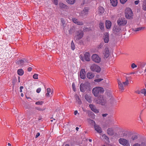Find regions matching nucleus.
<instances>
[{
	"mask_svg": "<svg viewBox=\"0 0 146 146\" xmlns=\"http://www.w3.org/2000/svg\"><path fill=\"white\" fill-rule=\"evenodd\" d=\"M80 58L81 60L84 61L86 60L87 61H89L90 60V53L88 52H86L84 54V56L82 55H80Z\"/></svg>",
	"mask_w": 146,
	"mask_h": 146,
	"instance_id": "nucleus-7",
	"label": "nucleus"
},
{
	"mask_svg": "<svg viewBox=\"0 0 146 146\" xmlns=\"http://www.w3.org/2000/svg\"><path fill=\"white\" fill-rule=\"evenodd\" d=\"M111 25V22L110 21H106V26L107 29L110 28Z\"/></svg>",
	"mask_w": 146,
	"mask_h": 146,
	"instance_id": "nucleus-19",
	"label": "nucleus"
},
{
	"mask_svg": "<svg viewBox=\"0 0 146 146\" xmlns=\"http://www.w3.org/2000/svg\"><path fill=\"white\" fill-rule=\"evenodd\" d=\"M110 3L114 7L117 6V0H110Z\"/></svg>",
	"mask_w": 146,
	"mask_h": 146,
	"instance_id": "nucleus-23",
	"label": "nucleus"
},
{
	"mask_svg": "<svg viewBox=\"0 0 146 146\" xmlns=\"http://www.w3.org/2000/svg\"><path fill=\"white\" fill-rule=\"evenodd\" d=\"M77 35L79 36H83L84 35L83 32L82 31H80L77 32Z\"/></svg>",
	"mask_w": 146,
	"mask_h": 146,
	"instance_id": "nucleus-32",
	"label": "nucleus"
},
{
	"mask_svg": "<svg viewBox=\"0 0 146 146\" xmlns=\"http://www.w3.org/2000/svg\"><path fill=\"white\" fill-rule=\"evenodd\" d=\"M104 40L105 43H108L109 40V37H105Z\"/></svg>",
	"mask_w": 146,
	"mask_h": 146,
	"instance_id": "nucleus-40",
	"label": "nucleus"
},
{
	"mask_svg": "<svg viewBox=\"0 0 146 146\" xmlns=\"http://www.w3.org/2000/svg\"><path fill=\"white\" fill-rule=\"evenodd\" d=\"M120 2L123 4L125 3L127 1V0H120Z\"/></svg>",
	"mask_w": 146,
	"mask_h": 146,
	"instance_id": "nucleus-48",
	"label": "nucleus"
},
{
	"mask_svg": "<svg viewBox=\"0 0 146 146\" xmlns=\"http://www.w3.org/2000/svg\"><path fill=\"white\" fill-rule=\"evenodd\" d=\"M36 109L37 110L41 111H43L44 110V109H42L39 107H36Z\"/></svg>",
	"mask_w": 146,
	"mask_h": 146,
	"instance_id": "nucleus-45",
	"label": "nucleus"
},
{
	"mask_svg": "<svg viewBox=\"0 0 146 146\" xmlns=\"http://www.w3.org/2000/svg\"><path fill=\"white\" fill-rule=\"evenodd\" d=\"M54 2V3L56 5H57L58 4V0H53Z\"/></svg>",
	"mask_w": 146,
	"mask_h": 146,
	"instance_id": "nucleus-53",
	"label": "nucleus"
},
{
	"mask_svg": "<svg viewBox=\"0 0 146 146\" xmlns=\"http://www.w3.org/2000/svg\"><path fill=\"white\" fill-rule=\"evenodd\" d=\"M102 137L104 139L106 140V141H107L108 142H109V139L108 137L105 134H103L102 136Z\"/></svg>",
	"mask_w": 146,
	"mask_h": 146,
	"instance_id": "nucleus-33",
	"label": "nucleus"
},
{
	"mask_svg": "<svg viewBox=\"0 0 146 146\" xmlns=\"http://www.w3.org/2000/svg\"><path fill=\"white\" fill-rule=\"evenodd\" d=\"M41 90V88H37L36 90V92L37 93H40Z\"/></svg>",
	"mask_w": 146,
	"mask_h": 146,
	"instance_id": "nucleus-52",
	"label": "nucleus"
},
{
	"mask_svg": "<svg viewBox=\"0 0 146 146\" xmlns=\"http://www.w3.org/2000/svg\"><path fill=\"white\" fill-rule=\"evenodd\" d=\"M113 30L114 32L118 33L121 30V29L119 27L113 28Z\"/></svg>",
	"mask_w": 146,
	"mask_h": 146,
	"instance_id": "nucleus-36",
	"label": "nucleus"
},
{
	"mask_svg": "<svg viewBox=\"0 0 146 146\" xmlns=\"http://www.w3.org/2000/svg\"><path fill=\"white\" fill-rule=\"evenodd\" d=\"M59 5L61 8L65 9H67L68 8V7L66 5L62 3H60Z\"/></svg>",
	"mask_w": 146,
	"mask_h": 146,
	"instance_id": "nucleus-26",
	"label": "nucleus"
},
{
	"mask_svg": "<svg viewBox=\"0 0 146 146\" xmlns=\"http://www.w3.org/2000/svg\"><path fill=\"white\" fill-rule=\"evenodd\" d=\"M88 9L87 7H85L81 12V15L84 16L88 14Z\"/></svg>",
	"mask_w": 146,
	"mask_h": 146,
	"instance_id": "nucleus-17",
	"label": "nucleus"
},
{
	"mask_svg": "<svg viewBox=\"0 0 146 146\" xmlns=\"http://www.w3.org/2000/svg\"><path fill=\"white\" fill-rule=\"evenodd\" d=\"M86 76L88 79H92L94 77V75L93 73L88 72L87 73Z\"/></svg>",
	"mask_w": 146,
	"mask_h": 146,
	"instance_id": "nucleus-18",
	"label": "nucleus"
},
{
	"mask_svg": "<svg viewBox=\"0 0 146 146\" xmlns=\"http://www.w3.org/2000/svg\"><path fill=\"white\" fill-rule=\"evenodd\" d=\"M23 88V86H21L20 87V92H22V89Z\"/></svg>",
	"mask_w": 146,
	"mask_h": 146,
	"instance_id": "nucleus-57",
	"label": "nucleus"
},
{
	"mask_svg": "<svg viewBox=\"0 0 146 146\" xmlns=\"http://www.w3.org/2000/svg\"><path fill=\"white\" fill-rule=\"evenodd\" d=\"M72 88L73 89V90L74 91H75V89H76L75 86V84H74V83H73L72 84Z\"/></svg>",
	"mask_w": 146,
	"mask_h": 146,
	"instance_id": "nucleus-49",
	"label": "nucleus"
},
{
	"mask_svg": "<svg viewBox=\"0 0 146 146\" xmlns=\"http://www.w3.org/2000/svg\"><path fill=\"white\" fill-rule=\"evenodd\" d=\"M96 102L97 104L102 106H105L107 103L106 98L102 96H100Z\"/></svg>",
	"mask_w": 146,
	"mask_h": 146,
	"instance_id": "nucleus-2",
	"label": "nucleus"
},
{
	"mask_svg": "<svg viewBox=\"0 0 146 146\" xmlns=\"http://www.w3.org/2000/svg\"><path fill=\"white\" fill-rule=\"evenodd\" d=\"M141 94H144L145 96H146V90L145 89L141 90Z\"/></svg>",
	"mask_w": 146,
	"mask_h": 146,
	"instance_id": "nucleus-37",
	"label": "nucleus"
},
{
	"mask_svg": "<svg viewBox=\"0 0 146 146\" xmlns=\"http://www.w3.org/2000/svg\"><path fill=\"white\" fill-rule=\"evenodd\" d=\"M146 144L144 142H142L141 143H135L133 144L132 146H145Z\"/></svg>",
	"mask_w": 146,
	"mask_h": 146,
	"instance_id": "nucleus-24",
	"label": "nucleus"
},
{
	"mask_svg": "<svg viewBox=\"0 0 146 146\" xmlns=\"http://www.w3.org/2000/svg\"><path fill=\"white\" fill-rule=\"evenodd\" d=\"M138 138L137 135H135L132 136L131 137V139L130 140V142L131 143L133 141L136 140Z\"/></svg>",
	"mask_w": 146,
	"mask_h": 146,
	"instance_id": "nucleus-28",
	"label": "nucleus"
},
{
	"mask_svg": "<svg viewBox=\"0 0 146 146\" xmlns=\"http://www.w3.org/2000/svg\"><path fill=\"white\" fill-rule=\"evenodd\" d=\"M107 115V114L105 113V114H103L102 115L103 117H106Z\"/></svg>",
	"mask_w": 146,
	"mask_h": 146,
	"instance_id": "nucleus-60",
	"label": "nucleus"
},
{
	"mask_svg": "<svg viewBox=\"0 0 146 146\" xmlns=\"http://www.w3.org/2000/svg\"><path fill=\"white\" fill-rule=\"evenodd\" d=\"M139 0L136 1H135V5H137L139 3Z\"/></svg>",
	"mask_w": 146,
	"mask_h": 146,
	"instance_id": "nucleus-58",
	"label": "nucleus"
},
{
	"mask_svg": "<svg viewBox=\"0 0 146 146\" xmlns=\"http://www.w3.org/2000/svg\"><path fill=\"white\" fill-rule=\"evenodd\" d=\"M71 47V49L72 50H74L75 49V44L73 42V40L71 41V44H70Z\"/></svg>",
	"mask_w": 146,
	"mask_h": 146,
	"instance_id": "nucleus-35",
	"label": "nucleus"
},
{
	"mask_svg": "<svg viewBox=\"0 0 146 146\" xmlns=\"http://www.w3.org/2000/svg\"><path fill=\"white\" fill-rule=\"evenodd\" d=\"M43 103L42 101L41 102H37L35 103V104L36 105H42Z\"/></svg>",
	"mask_w": 146,
	"mask_h": 146,
	"instance_id": "nucleus-46",
	"label": "nucleus"
},
{
	"mask_svg": "<svg viewBox=\"0 0 146 146\" xmlns=\"http://www.w3.org/2000/svg\"><path fill=\"white\" fill-rule=\"evenodd\" d=\"M42 119V118L41 117H39L38 118V121H39V120H40Z\"/></svg>",
	"mask_w": 146,
	"mask_h": 146,
	"instance_id": "nucleus-63",
	"label": "nucleus"
},
{
	"mask_svg": "<svg viewBox=\"0 0 146 146\" xmlns=\"http://www.w3.org/2000/svg\"><path fill=\"white\" fill-rule=\"evenodd\" d=\"M46 90L47 92L45 96L47 97H49L50 96V94H52V92H51V89L49 88H47Z\"/></svg>",
	"mask_w": 146,
	"mask_h": 146,
	"instance_id": "nucleus-27",
	"label": "nucleus"
},
{
	"mask_svg": "<svg viewBox=\"0 0 146 146\" xmlns=\"http://www.w3.org/2000/svg\"><path fill=\"white\" fill-rule=\"evenodd\" d=\"M74 114L75 115H76L78 113V111L77 110H75L74 111Z\"/></svg>",
	"mask_w": 146,
	"mask_h": 146,
	"instance_id": "nucleus-59",
	"label": "nucleus"
},
{
	"mask_svg": "<svg viewBox=\"0 0 146 146\" xmlns=\"http://www.w3.org/2000/svg\"><path fill=\"white\" fill-rule=\"evenodd\" d=\"M60 22L61 23V26H62L64 29L66 25V24L65 23V21L63 18H61L60 19Z\"/></svg>",
	"mask_w": 146,
	"mask_h": 146,
	"instance_id": "nucleus-22",
	"label": "nucleus"
},
{
	"mask_svg": "<svg viewBox=\"0 0 146 146\" xmlns=\"http://www.w3.org/2000/svg\"><path fill=\"white\" fill-rule=\"evenodd\" d=\"M32 70V68L31 67H29L27 69L28 71L29 72H31Z\"/></svg>",
	"mask_w": 146,
	"mask_h": 146,
	"instance_id": "nucleus-56",
	"label": "nucleus"
},
{
	"mask_svg": "<svg viewBox=\"0 0 146 146\" xmlns=\"http://www.w3.org/2000/svg\"><path fill=\"white\" fill-rule=\"evenodd\" d=\"M92 59L94 62L98 63L101 61L100 57L97 54H94L92 56Z\"/></svg>",
	"mask_w": 146,
	"mask_h": 146,
	"instance_id": "nucleus-9",
	"label": "nucleus"
},
{
	"mask_svg": "<svg viewBox=\"0 0 146 146\" xmlns=\"http://www.w3.org/2000/svg\"><path fill=\"white\" fill-rule=\"evenodd\" d=\"M104 9L103 7H100L98 8V13L100 15H101L104 12Z\"/></svg>",
	"mask_w": 146,
	"mask_h": 146,
	"instance_id": "nucleus-21",
	"label": "nucleus"
},
{
	"mask_svg": "<svg viewBox=\"0 0 146 146\" xmlns=\"http://www.w3.org/2000/svg\"><path fill=\"white\" fill-rule=\"evenodd\" d=\"M117 80L119 88L121 92H123L124 90L123 85L124 86L128 85L129 84V81L125 80V82H122L119 80L118 79Z\"/></svg>",
	"mask_w": 146,
	"mask_h": 146,
	"instance_id": "nucleus-3",
	"label": "nucleus"
},
{
	"mask_svg": "<svg viewBox=\"0 0 146 146\" xmlns=\"http://www.w3.org/2000/svg\"><path fill=\"white\" fill-rule=\"evenodd\" d=\"M144 28V27H141L135 29L133 30L135 31H137L143 29Z\"/></svg>",
	"mask_w": 146,
	"mask_h": 146,
	"instance_id": "nucleus-34",
	"label": "nucleus"
},
{
	"mask_svg": "<svg viewBox=\"0 0 146 146\" xmlns=\"http://www.w3.org/2000/svg\"><path fill=\"white\" fill-rule=\"evenodd\" d=\"M88 123L91 125H94V126L95 124H96L94 121L90 119H88Z\"/></svg>",
	"mask_w": 146,
	"mask_h": 146,
	"instance_id": "nucleus-29",
	"label": "nucleus"
},
{
	"mask_svg": "<svg viewBox=\"0 0 146 146\" xmlns=\"http://www.w3.org/2000/svg\"><path fill=\"white\" fill-rule=\"evenodd\" d=\"M117 23L119 25L123 26L127 24V21L124 18H120L117 20Z\"/></svg>",
	"mask_w": 146,
	"mask_h": 146,
	"instance_id": "nucleus-10",
	"label": "nucleus"
},
{
	"mask_svg": "<svg viewBox=\"0 0 146 146\" xmlns=\"http://www.w3.org/2000/svg\"><path fill=\"white\" fill-rule=\"evenodd\" d=\"M107 133L110 135H112L113 134L114 132L112 128H109L107 130Z\"/></svg>",
	"mask_w": 146,
	"mask_h": 146,
	"instance_id": "nucleus-20",
	"label": "nucleus"
},
{
	"mask_svg": "<svg viewBox=\"0 0 146 146\" xmlns=\"http://www.w3.org/2000/svg\"><path fill=\"white\" fill-rule=\"evenodd\" d=\"M89 106L91 110L94 112L95 113H98L99 112V110L96 109V107L94 106L92 104H90L89 105Z\"/></svg>",
	"mask_w": 146,
	"mask_h": 146,
	"instance_id": "nucleus-16",
	"label": "nucleus"
},
{
	"mask_svg": "<svg viewBox=\"0 0 146 146\" xmlns=\"http://www.w3.org/2000/svg\"><path fill=\"white\" fill-rule=\"evenodd\" d=\"M131 68L133 69H134L137 67V65L134 63H133L131 64Z\"/></svg>",
	"mask_w": 146,
	"mask_h": 146,
	"instance_id": "nucleus-43",
	"label": "nucleus"
},
{
	"mask_svg": "<svg viewBox=\"0 0 146 146\" xmlns=\"http://www.w3.org/2000/svg\"><path fill=\"white\" fill-rule=\"evenodd\" d=\"M72 22L80 26L83 25L84 23L82 21H80L77 19L75 18H73L72 19Z\"/></svg>",
	"mask_w": 146,
	"mask_h": 146,
	"instance_id": "nucleus-12",
	"label": "nucleus"
},
{
	"mask_svg": "<svg viewBox=\"0 0 146 146\" xmlns=\"http://www.w3.org/2000/svg\"><path fill=\"white\" fill-rule=\"evenodd\" d=\"M143 9L145 11H146V1H145L143 4Z\"/></svg>",
	"mask_w": 146,
	"mask_h": 146,
	"instance_id": "nucleus-38",
	"label": "nucleus"
},
{
	"mask_svg": "<svg viewBox=\"0 0 146 146\" xmlns=\"http://www.w3.org/2000/svg\"><path fill=\"white\" fill-rule=\"evenodd\" d=\"M76 0H66L67 3L70 5H73L75 2Z\"/></svg>",
	"mask_w": 146,
	"mask_h": 146,
	"instance_id": "nucleus-31",
	"label": "nucleus"
},
{
	"mask_svg": "<svg viewBox=\"0 0 146 146\" xmlns=\"http://www.w3.org/2000/svg\"><path fill=\"white\" fill-rule=\"evenodd\" d=\"M100 28L101 29H102L104 28V23L100 22Z\"/></svg>",
	"mask_w": 146,
	"mask_h": 146,
	"instance_id": "nucleus-39",
	"label": "nucleus"
},
{
	"mask_svg": "<svg viewBox=\"0 0 146 146\" xmlns=\"http://www.w3.org/2000/svg\"><path fill=\"white\" fill-rule=\"evenodd\" d=\"M38 75L37 74H35L33 76V78L34 79H38Z\"/></svg>",
	"mask_w": 146,
	"mask_h": 146,
	"instance_id": "nucleus-41",
	"label": "nucleus"
},
{
	"mask_svg": "<svg viewBox=\"0 0 146 146\" xmlns=\"http://www.w3.org/2000/svg\"><path fill=\"white\" fill-rule=\"evenodd\" d=\"M94 127L95 130L98 133H102V129L100 126L97 125L95 124Z\"/></svg>",
	"mask_w": 146,
	"mask_h": 146,
	"instance_id": "nucleus-15",
	"label": "nucleus"
},
{
	"mask_svg": "<svg viewBox=\"0 0 146 146\" xmlns=\"http://www.w3.org/2000/svg\"><path fill=\"white\" fill-rule=\"evenodd\" d=\"M104 92V89L101 87H97L94 88L92 90V93L94 96L97 97L100 94L103 93Z\"/></svg>",
	"mask_w": 146,
	"mask_h": 146,
	"instance_id": "nucleus-1",
	"label": "nucleus"
},
{
	"mask_svg": "<svg viewBox=\"0 0 146 146\" xmlns=\"http://www.w3.org/2000/svg\"><path fill=\"white\" fill-rule=\"evenodd\" d=\"M126 17L127 19H130L132 17L133 13L131 10L129 8H127L125 11Z\"/></svg>",
	"mask_w": 146,
	"mask_h": 146,
	"instance_id": "nucleus-4",
	"label": "nucleus"
},
{
	"mask_svg": "<svg viewBox=\"0 0 146 146\" xmlns=\"http://www.w3.org/2000/svg\"><path fill=\"white\" fill-rule=\"evenodd\" d=\"M17 73L19 75L22 76L24 74V71L22 69H19L17 70Z\"/></svg>",
	"mask_w": 146,
	"mask_h": 146,
	"instance_id": "nucleus-30",
	"label": "nucleus"
},
{
	"mask_svg": "<svg viewBox=\"0 0 146 146\" xmlns=\"http://www.w3.org/2000/svg\"><path fill=\"white\" fill-rule=\"evenodd\" d=\"M119 143L123 146H130L129 141L125 139L120 138L119 139Z\"/></svg>",
	"mask_w": 146,
	"mask_h": 146,
	"instance_id": "nucleus-5",
	"label": "nucleus"
},
{
	"mask_svg": "<svg viewBox=\"0 0 146 146\" xmlns=\"http://www.w3.org/2000/svg\"><path fill=\"white\" fill-rule=\"evenodd\" d=\"M76 37L77 38V37ZM81 38V37H78V38H76V40H77L78 39V40H79V39H80Z\"/></svg>",
	"mask_w": 146,
	"mask_h": 146,
	"instance_id": "nucleus-62",
	"label": "nucleus"
},
{
	"mask_svg": "<svg viewBox=\"0 0 146 146\" xmlns=\"http://www.w3.org/2000/svg\"><path fill=\"white\" fill-rule=\"evenodd\" d=\"M85 98L86 99V100L88 102H90L91 101V100L90 98H89L88 97L85 96Z\"/></svg>",
	"mask_w": 146,
	"mask_h": 146,
	"instance_id": "nucleus-50",
	"label": "nucleus"
},
{
	"mask_svg": "<svg viewBox=\"0 0 146 146\" xmlns=\"http://www.w3.org/2000/svg\"><path fill=\"white\" fill-rule=\"evenodd\" d=\"M103 80V79L98 78L95 80L94 81L95 82H99L102 81V80Z\"/></svg>",
	"mask_w": 146,
	"mask_h": 146,
	"instance_id": "nucleus-44",
	"label": "nucleus"
},
{
	"mask_svg": "<svg viewBox=\"0 0 146 146\" xmlns=\"http://www.w3.org/2000/svg\"><path fill=\"white\" fill-rule=\"evenodd\" d=\"M116 101L113 99H112L110 100V102L112 105H114L115 103H116Z\"/></svg>",
	"mask_w": 146,
	"mask_h": 146,
	"instance_id": "nucleus-42",
	"label": "nucleus"
},
{
	"mask_svg": "<svg viewBox=\"0 0 146 146\" xmlns=\"http://www.w3.org/2000/svg\"><path fill=\"white\" fill-rule=\"evenodd\" d=\"M90 68L91 71L98 73L100 72L101 70L99 66L95 64L91 65Z\"/></svg>",
	"mask_w": 146,
	"mask_h": 146,
	"instance_id": "nucleus-6",
	"label": "nucleus"
},
{
	"mask_svg": "<svg viewBox=\"0 0 146 146\" xmlns=\"http://www.w3.org/2000/svg\"><path fill=\"white\" fill-rule=\"evenodd\" d=\"M77 101L78 102V103L79 104H80L81 103V102L79 98L78 97L76 99Z\"/></svg>",
	"mask_w": 146,
	"mask_h": 146,
	"instance_id": "nucleus-47",
	"label": "nucleus"
},
{
	"mask_svg": "<svg viewBox=\"0 0 146 146\" xmlns=\"http://www.w3.org/2000/svg\"><path fill=\"white\" fill-rule=\"evenodd\" d=\"M16 63L22 66L26 65V64L28 63V61L26 59H24L18 60L16 62Z\"/></svg>",
	"mask_w": 146,
	"mask_h": 146,
	"instance_id": "nucleus-11",
	"label": "nucleus"
},
{
	"mask_svg": "<svg viewBox=\"0 0 146 146\" xmlns=\"http://www.w3.org/2000/svg\"><path fill=\"white\" fill-rule=\"evenodd\" d=\"M103 46V44H101L100 46L98 48H101Z\"/></svg>",
	"mask_w": 146,
	"mask_h": 146,
	"instance_id": "nucleus-61",
	"label": "nucleus"
},
{
	"mask_svg": "<svg viewBox=\"0 0 146 146\" xmlns=\"http://www.w3.org/2000/svg\"><path fill=\"white\" fill-rule=\"evenodd\" d=\"M86 74L85 70L84 69H81L80 75L81 78L84 79L86 78Z\"/></svg>",
	"mask_w": 146,
	"mask_h": 146,
	"instance_id": "nucleus-14",
	"label": "nucleus"
},
{
	"mask_svg": "<svg viewBox=\"0 0 146 146\" xmlns=\"http://www.w3.org/2000/svg\"><path fill=\"white\" fill-rule=\"evenodd\" d=\"M141 91L137 90L136 91V93H137L138 94H140L141 93Z\"/></svg>",
	"mask_w": 146,
	"mask_h": 146,
	"instance_id": "nucleus-54",
	"label": "nucleus"
},
{
	"mask_svg": "<svg viewBox=\"0 0 146 146\" xmlns=\"http://www.w3.org/2000/svg\"><path fill=\"white\" fill-rule=\"evenodd\" d=\"M125 80L126 81H129V80L130 79V77H129V76H125Z\"/></svg>",
	"mask_w": 146,
	"mask_h": 146,
	"instance_id": "nucleus-51",
	"label": "nucleus"
},
{
	"mask_svg": "<svg viewBox=\"0 0 146 146\" xmlns=\"http://www.w3.org/2000/svg\"><path fill=\"white\" fill-rule=\"evenodd\" d=\"M103 146H112V145H103Z\"/></svg>",
	"mask_w": 146,
	"mask_h": 146,
	"instance_id": "nucleus-64",
	"label": "nucleus"
},
{
	"mask_svg": "<svg viewBox=\"0 0 146 146\" xmlns=\"http://www.w3.org/2000/svg\"><path fill=\"white\" fill-rule=\"evenodd\" d=\"M146 65V63L144 62H139L138 63V66L140 68L144 67Z\"/></svg>",
	"mask_w": 146,
	"mask_h": 146,
	"instance_id": "nucleus-25",
	"label": "nucleus"
},
{
	"mask_svg": "<svg viewBox=\"0 0 146 146\" xmlns=\"http://www.w3.org/2000/svg\"><path fill=\"white\" fill-rule=\"evenodd\" d=\"M103 54L104 58H106L109 57L110 54V52L108 48H105L103 52Z\"/></svg>",
	"mask_w": 146,
	"mask_h": 146,
	"instance_id": "nucleus-13",
	"label": "nucleus"
},
{
	"mask_svg": "<svg viewBox=\"0 0 146 146\" xmlns=\"http://www.w3.org/2000/svg\"><path fill=\"white\" fill-rule=\"evenodd\" d=\"M40 135V133H37L36 136H35V138H37Z\"/></svg>",
	"mask_w": 146,
	"mask_h": 146,
	"instance_id": "nucleus-55",
	"label": "nucleus"
},
{
	"mask_svg": "<svg viewBox=\"0 0 146 146\" xmlns=\"http://www.w3.org/2000/svg\"><path fill=\"white\" fill-rule=\"evenodd\" d=\"M89 87V85L87 83L81 84L80 85V89L81 92H84L86 91H88Z\"/></svg>",
	"mask_w": 146,
	"mask_h": 146,
	"instance_id": "nucleus-8",
	"label": "nucleus"
}]
</instances>
